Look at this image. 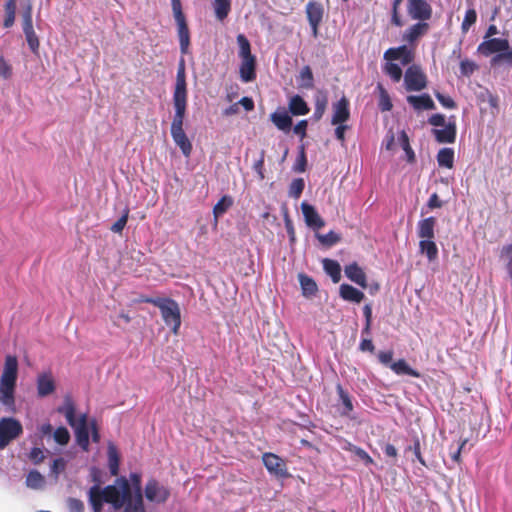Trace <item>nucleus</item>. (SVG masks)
<instances>
[{
    "mask_svg": "<svg viewBox=\"0 0 512 512\" xmlns=\"http://www.w3.org/2000/svg\"><path fill=\"white\" fill-rule=\"evenodd\" d=\"M128 220V210H124L121 217L111 226V231L114 233H121L125 228Z\"/></svg>",
    "mask_w": 512,
    "mask_h": 512,
    "instance_id": "nucleus-52",
    "label": "nucleus"
},
{
    "mask_svg": "<svg viewBox=\"0 0 512 512\" xmlns=\"http://www.w3.org/2000/svg\"><path fill=\"white\" fill-rule=\"evenodd\" d=\"M403 0H393L392 3V23L398 27L402 26V21L398 14V9Z\"/></svg>",
    "mask_w": 512,
    "mask_h": 512,
    "instance_id": "nucleus-58",
    "label": "nucleus"
},
{
    "mask_svg": "<svg viewBox=\"0 0 512 512\" xmlns=\"http://www.w3.org/2000/svg\"><path fill=\"white\" fill-rule=\"evenodd\" d=\"M317 239L322 245L331 247L340 242L341 236L334 231H329L326 234H317Z\"/></svg>",
    "mask_w": 512,
    "mask_h": 512,
    "instance_id": "nucleus-41",
    "label": "nucleus"
},
{
    "mask_svg": "<svg viewBox=\"0 0 512 512\" xmlns=\"http://www.w3.org/2000/svg\"><path fill=\"white\" fill-rule=\"evenodd\" d=\"M284 222H285V228H286L287 234L289 236L290 242L293 243L296 240L295 229H294L293 223L289 217L287 210L285 211V214H284Z\"/></svg>",
    "mask_w": 512,
    "mask_h": 512,
    "instance_id": "nucleus-54",
    "label": "nucleus"
},
{
    "mask_svg": "<svg viewBox=\"0 0 512 512\" xmlns=\"http://www.w3.org/2000/svg\"><path fill=\"white\" fill-rule=\"evenodd\" d=\"M26 485L31 489H41L45 485V478L39 471L32 470L26 477Z\"/></svg>",
    "mask_w": 512,
    "mask_h": 512,
    "instance_id": "nucleus-36",
    "label": "nucleus"
},
{
    "mask_svg": "<svg viewBox=\"0 0 512 512\" xmlns=\"http://www.w3.org/2000/svg\"><path fill=\"white\" fill-rule=\"evenodd\" d=\"M426 76L420 66H409L405 74V84L408 91H421L426 87Z\"/></svg>",
    "mask_w": 512,
    "mask_h": 512,
    "instance_id": "nucleus-14",
    "label": "nucleus"
},
{
    "mask_svg": "<svg viewBox=\"0 0 512 512\" xmlns=\"http://www.w3.org/2000/svg\"><path fill=\"white\" fill-rule=\"evenodd\" d=\"M213 8L216 18L223 21L231 10V2L230 0H214Z\"/></svg>",
    "mask_w": 512,
    "mask_h": 512,
    "instance_id": "nucleus-35",
    "label": "nucleus"
},
{
    "mask_svg": "<svg viewBox=\"0 0 512 512\" xmlns=\"http://www.w3.org/2000/svg\"><path fill=\"white\" fill-rule=\"evenodd\" d=\"M435 96H436L437 100L439 101V103L443 107L448 108V109L456 108V103L450 96H446L441 93H436Z\"/></svg>",
    "mask_w": 512,
    "mask_h": 512,
    "instance_id": "nucleus-57",
    "label": "nucleus"
},
{
    "mask_svg": "<svg viewBox=\"0 0 512 512\" xmlns=\"http://www.w3.org/2000/svg\"><path fill=\"white\" fill-rule=\"evenodd\" d=\"M305 188V182L302 178L294 179L289 186V195L298 199Z\"/></svg>",
    "mask_w": 512,
    "mask_h": 512,
    "instance_id": "nucleus-42",
    "label": "nucleus"
},
{
    "mask_svg": "<svg viewBox=\"0 0 512 512\" xmlns=\"http://www.w3.org/2000/svg\"><path fill=\"white\" fill-rule=\"evenodd\" d=\"M428 122L430 125L439 127L446 125L445 116L443 114H433L429 117Z\"/></svg>",
    "mask_w": 512,
    "mask_h": 512,
    "instance_id": "nucleus-62",
    "label": "nucleus"
},
{
    "mask_svg": "<svg viewBox=\"0 0 512 512\" xmlns=\"http://www.w3.org/2000/svg\"><path fill=\"white\" fill-rule=\"evenodd\" d=\"M378 87L380 89V99H379V104H378L379 109L382 112L390 111L393 107L390 97H389L388 93L386 92V90L381 85H379Z\"/></svg>",
    "mask_w": 512,
    "mask_h": 512,
    "instance_id": "nucleus-43",
    "label": "nucleus"
},
{
    "mask_svg": "<svg viewBox=\"0 0 512 512\" xmlns=\"http://www.w3.org/2000/svg\"><path fill=\"white\" fill-rule=\"evenodd\" d=\"M130 512H146L143 498L138 497L130 499Z\"/></svg>",
    "mask_w": 512,
    "mask_h": 512,
    "instance_id": "nucleus-59",
    "label": "nucleus"
},
{
    "mask_svg": "<svg viewBox=\"0 0 512 512\" xmlns=\"http://www.w3.org/2000/svg\"><path fill=\"white\" fill-rule=\"evenodd\" d=\"M17 0H6L4 4L3 27L11 28L15 23Z\"/></svg>",
    "mask_w": 512,
    "mask_h": 512,
    "instance_id": "nucleus-28",
    "label": "nucleus"
},
{
    "mask_svg": "<svg viewBox=\"0 0 512 512\" xmlns=\"http://www.w3.org/2000/svg\"><path fill=\"white\" fill-rule=\"evenodd\" d=\"M432 133L438 143H454L457 135V127L454 117L444 125L443 129H433Z\"/></svg>",
    "mask_w": 512,
    "mask_h": 512,
    "instance_id": "nucleus-15",
    "label": "nucleus"
},
{
    "mask_svg": "<svg viewBox=\"0 0 512 512\" xmlns=\"http://www.w3.org/2000/svg\"><path fill=\"white\" fill-rule=\"evenodd\" d=\"M308 122L307 120L299 121L293 128L294 133L299 135L301 139L306 137Z\"/></svg>",
    "mask_w": 512,
    "mask_h": 512,
    "instance_id": "nucleus-63",
    "label": "nucleus"
},
{
    "mask_svg": "<svg viewBox=\"0 0 512 512\" xmlns=\"http://www.w3.org/2000/svg\"><path fill=\"white\" fill-rule=\"evenodd\" d=\"M391 370L397 375H408L412 377H420L419 372L411 368L404 359H399L390 365Z\"/></svg>",
    "mask_w": 512,
    "mask_h": 512,
    "instance_id": "nucleus-32",
    "label": "nucleus"
},
{
    "mask_svg": "<svg viewBox=\"0 0 512 512\" xmlns=\"http://www.w3.org/2000/svg\"><path fill=\"white\" fill-rule=\"evenodd\" d=\"M120 480V488L108 485L104 489L98 486H92L89 489V502L94 512H102L103 503L111 504L115 510L124 506V503L128 501V479L122 477Z\"/></svg>",
    "mask_w": 512,
    "mask_h": 512,
    "instance_id": "nucleus-2",
    "label": "nucleus"
},
{
    "mask_svg": "<svg viewBox=\"0 0 512 512\" xmlns=\"http://www.w3.org/2000/svg\"><path fill=\"white\" fill-rule=\"evenodd\" d=\"M299 283L302 289V294L305 297H310L312 295H315L317 292V284L316 282L308 275L304 273H300L298 275Z\"/></svg>",
    "mask_w": 512,
    "mask_h": 512,
    "instance_id": "nucleus-30",
    "label": "nucleus"
},
{
    "mask_svg": "<svg viewBox=\"0 0 512 512\" xmlns=\"http://www.w3.org/2000/svg\"><path fill=\"white\" fill-rule=\"evenodd\" d=\"M146 302L160 309L165 324L171 327L174 335H177L181 326V312L178 303L171 298L163 297L149 298Z\"/></svg>",
    "mask_w": 512,
    "mask_h": 512,
    "instance_id": "nucleus-6",
    "label": "nucleus"
},
{
    "mask_svg": "<svg viewBox=\"0 0 512 512\" xmlns=\"http://www.w3.org/2000/svg\"><path fill=\"white\" fill-rule=\"evenodd\" d=\"M233 204V200L230 196H223L214 206L213 214L217 219L221 215H223Z\"/></svg>",
    "mask_w": 512,
    "mask_h": 512,
    "instance_id": "nucleus-39",
    "label": "nucleus"
},
{
    "mask_svg": "<svg viewBox=\"0 0 512 512\" xmlns=\"http://www.w3.org/2000/svg\"><path fill=\"white\" fill-rule=\"evenodd\" d=\"M344 272L347 278L350 279L352 282L356 283L362 288L367 287L366 274L356 262L346 265Z\"/></svg>",
    "mask_w": 512,
    "mask_h": 512,
    "instance_id": "nucleus-19",
    "label": "nucleus"
},
{
    "mask_svg": "<svg viewBox=\"0 0 512 512\" xmlns=\"http://www.w3.org/2000/svg\"><path fill=\"white\" fill-rule=\"evenodd\" d=\"M306 166H307L306 154H305L304 147L301 146L299 156L297 158V161H296L293 169L295 172L303 173L306 170Z\"/></svg>",
    "mask_w": 512,
    "mask_h": 512,
    "instance_id": "nucleus-50",
    "label": "nucleus"
},
{
    "mask_svg": "<svg viewBox=\"0 0 512 512\" xmlns=\"http://www.w3.org/2000/svg\"><path fill=\"white\" fill-rule=\"evenodd\" d=\"M175 113L171 123V136L175 144L180 148L184 156L189 157L192 152V143L188 139L183 123L187 109V88L185 66H179L176 75V84L173 93Z\"/></svg>",
    "mask_w": 512,
    "mask_h": 512,
    "instance_id": "nucleus-1",
    "label": "nucleus"
},
{
    "mask_svg": "<svg viewBox=\"0 0 512 512\" xmlns=\"http://www.w3.org/2000/svg\"><path fill=\"white\" fill-rule=\"evenodd\" d=\"M437 162L440 167L452 169L454 166V150L452 148H442L437 153Z\"/></svg>",
    "mask_w": 512,
    "mask_h": 512,
    "instance_id": "nucleus-33",
    "label": "nucleus"
},
{
    "mask_svg": "<svg viewBox=\"0 0 512 512\" xmlns=\"http://www.w3.org/2000/svg\"><path fill=\"white\" fill-rule=\"evenodd\" d=\"M171 7L176 24L180 50L182 54H186L190 46V31L187 25L186 17L182 10L181 1L171 0Z\"/></svg>",
    "mask_w": 512,
    "mask_h": 512,
    "instance_id": "nucleus-7",
    "label": "nucleus"
},
{
    "mask_svg": "<svg viewBox=\"0 0 512 512\" xmlns=\"http://www.w3.org/2000/svg\"><path fill=\"white\" fill-rule=\"evenodd\" d=\"M478 52L484 56H490L492 54L498 53V56L495 58V60L497 58H503L512 62V48H510L509 42L506 39L492 38L484 40L478 46Z\"/></svg>",
    "mask_w": 512,
    "mask_h": 512,
    "instance_id": "nucleus-8",
    "label": "nucleus"
},
{
    "mask_svg": "<svg viewBox=\"0 0 512 512\" xmlns=\"http://www.w3.org/2000/svg\"><path fill=\"white\" fill-rule=\"evenodd\" d=\"M262 461L270 474H273L278 478L289 477L287 464L285 460L278 455L271 452L264 453L262 456Z\"/></svg>",
    "mask_w": 512,
    "mask_h": 512,
    "instance_id": "nucleus-12",
    "label": "nucleus"
},
{
    "mask_svg": "<svg viewBox=\"0 0 512 512\" xmlns=\"http://www.w3.org/2000/svg\"><path fill=\"white\" fill-rule=\"evenodd\" d=\"M435 226H436V218L433 216L420 220L417 225L418 237L421 238V240L422 239H434Z\"/></svg>",
    "mask_w": 512,
    "mask_h": 512,
    "instance_id": "nucleus-20",
    "label": "nucleus"
},
{
    "mask_svg": "<svg viewBox=\"0 0 512 512\" xmlns=\"http://www.w3.org/2000/svg\"><path fill=\"white\" fill-rule=\"evenodd\" d=\"M339 294L343 300L354 303H360L364 299V293L362 291L345 283L340 285Z\"/></svg>",
    "mask_w": 512,
    "mask_h": 512,
    "instance_id": "nucleus-21",
    "label": "nucleus"
},
{
    "mask_svg": "<svg viewBox=\"0 0 512 512\" xmlns=\"http://www.w3.org/2000/svg\"><path fill=\"white\" fill-rule=\"evenodd\" d=\"M270 119L281 131L288 132L292 127V118L286 111H276L270 115Z\"/></svg>",
    "mask_w": 512,
    "mask_h": 512,
    "instance_id": "nucleus-22",
    "label": "nucleus"
},
{
    "mask_svg": "<svg viewBox=\"0 0 512 512\" xmlns=\"http://www.w3.org/2000/svg\"><path fill=\"white\" fill-rule=\"evenodd\" d=\"M336 390H337V393L339 396V400L342 403V409L340 410V415L347 417L350 415V413L354 409L351 397H350L349 393L346 390H344V388L342 387V385L340 383L337 384Z\"/></svg>",
    "mask_w": 512,
    "mask_h": 512,
    "instance_id": "nucleus-25",
    "label": "nucleus"
},
{
    "mask_svg": "<svg viewBox=\"0 0 512 512\" xmlns=\"http://www.w3.org/2000/svg\"><path fill=\"white\" fill-rule=\"evenodd\" d=\"M58 412L63 414L68 424L74 428L76 442L84 450L89 449V424L86 414L80 415L78 419L75 417L76 409L74 403L70 399H66L62 407L58 408Z\"/></svg>",
    "mask_w": 512,
    "mask_h": 512,
    "instance_id": "nucleus-5",
    "label": "nucleus"
},
{
    "mask_svg": "<svg viewBox=\"0 0 512 512\" xmlns=\"http://www.w3.org/2000/svg\"><path fill=\"white\" fill-rule=\"evenodd\" d=\"M108 467L111 475L116 476L119 471V453L113 444H109L108 450Z\"/></svg>",
    "mask_w": 512,
    "mask_h": 512,
    "instance_id": "nucleus-34",
    "label": "nucleus"
},
{
    "mask_svg": "<svg viewBox=\"0 0 512 512\" xmlns=\"http://www.w3.org/2000/svg\"><path fill=\"white\" fill-rule=\"evenodd\" d=\"M54 440L60 445H67L70 440V433L67 428L58 427L53 433Z\"/></svg>",
    "mask_w": 512,
    "mask_h": 512,
    "instance_id": "nucleus-45",
    "label": "nucleus"
},
{
    "mask_svg": "<svg viewBox=\"0 0 512 512\" xmlns=\"http://www.w3.org/2000/svg\"><path fill=\"white\" fill-rule=\"evenodd\" d=\"M378 359H379L380 363H382L385 366H389L390 367V365L393 363L392 362L393 351L392 350L380 351L378 353Z\"/></svg>",
    "mask_w": 512,
    "mask_h": 512,
    "instance_id": "nucleus-61",
    "label": "nucleus"
},
{
    "mask_svg": "<svg viewBox=\"0 0 512 512\" xmlns=\"http://www.w3.org/2000/svg\"><path fill=\"white\" fill-rule=\"evenodd\" d=\"M399 142H400L401 147L403 148V150L406 153L407 161L409 163H413L415 161V153L410 146L409 137L404 130L401 131V133L399 135Z\"/></svg>",
    "mask_w": 512,
    "mask_h": 512,
    "instance_id": "nucleus-40",
    "label": "nucleus"
},
{
    "mask_svg": "<svg viewBox=\"0 0 512 512\" xmlns=\"http://www.w3.org/2000/svg\"><path fill=\"white\" fill-rule=\"evenodd\" d=\"M327 98L325 96L317 98L315 102V110L313 117L316 121L320 120L326 110Z\"/></svg>",
    "mask_w": 512,
    "mask_h": 512,
    "instance_id": "nucleus-47",
    "label": "nucleus"
},
{
    "mask_svg": "<svg viewBox=\"0 0 512 512\" xmlns=\"http://www.w3.org/2000/svg\"><path fill=\"white\" fill-rule=\"evenodd\" d=\"M350 451L359 457L366 465H371L374 463L372 457L364 449L357 446H352Z\"/></svg>",
    "mask_w": 512,
    "mask_h": 512,
    "instance_id": "nucleus-51",
    "label": "nucleus"
},
{
    "mask_svg": "<svg viewBox=\"0 0 512 512\" xmlns=\"http://www.w3.org/2000/svg\"><path fill=\"white\" fill-rule=\"evenodd\" d=\"M143 498L141 487V475L137 473H130V499Z\"/></svg>",
    "mask_w": 512,
    "mask_h": 512,
    "instance_id": "nucleus-38",
    "label": "nucleus"
},
{
    "mask_svg": "<svg viewBox=\"0 0 512 512\" xmlns=\"http://www.w3.org/2000/svg\"><path fill=\"white\" fill-rule=\"evenodd\" d=\"M297 82H298V86L299 88L301 89H311L313 88L314 86V79H313V74H312V71L310 69V66H305L303 68V70L301 71L298 79H297Z\"/></svg>",
    "mask_w": 512,
    "mask_h": 512,
    "instance_id": "nucleus-37",
    "label": "nucleus"
},
{
    "mask_svg": "<svg viewBox=\"0 0 512 512\" xmlns=\"http://www.w3.org/2000/svg\"><path fill=\"white\" fill-rule=\"evenodd\" d=\"M332 110L333 115L331 118V124H342L349 120V101L345 96H343L337 102L333 103Z\"/></svg>",
    "mask_w": 512,
    "mask_h": 512,
    "instance_id": "nucleus-17",
    "label": "nucleus"
},
{
    "mask_svg": "<svg viewBox=\"0 0 512 512\" xmlns=\"http://www.w3.org/2000/svg\"><path fill=\"white\" fill-rule=\"evenodd\" d=\"M66 462L63 458H56L51 465V473L57 478L59 473L64 471Z\"/></svg>",
    "mask_w": 512,
    "mask_h": 512,
    "instance_id": "nucleus-56",
    "label": "nucleus"
},
{
    "mask_svg": "<svg viewBox=\"0 0 512 512\" xmlns=\"http://www.w3.org/2000/svg\"><path fill=\"white\" fill-rule=\"evenodd\" d=\"M407 100L416 110H431L435 108V104L428 94L408 96Z\"/></svg>",
    "mask_w": 512,
    "mask_h": 512,
    "instance_id": "nucleus-26",
    "label": "nucleus"
},
{
    "mask_svg": "<svg viewBox=\"0 0 512 512\" xmlns=\"http://www.w3.org/2000/svg\"><path fill=\"white\" fill-rule=\"evenodd\" d=\"M406 451H412L422 466H427L425 459L421 453V445L418 437L414 438L413 445L406 448Z\"/></svg>",
    "mask_w": 512,
    "mask_h": 512,
    "instance_id": "nucleus-46",
    "label": "nucleus"
},
{
    "mask_svg": "<svg viewBox=\"0 0 512 512\" xmlns=\"http://www.w3.org/2000/svg\"><path fill=\"white\" fill-rule=\"evenodd\" d=\"M427 206L431 210L441 208L443 206V201L439 198L437 193H433L427 202Z\"/></svg>",
    "mask_w": 512,
    "mask_h": 512,
    "instance_id": "nucleus-64",
    "label": "nucleus"
},
{
    "mask_svg": "<svg viewBox=\"0 0 512 512\" xmlns=\"http://www.w3.org/2000/svg\"><path fill=\"white\" fill-rule=\"evenodd\" d=\"M256 66H240V77L243 82H250L256 78Z\"/></svg>",
    "mask_w": 512,
    "mask_h": 512,
    "instance_id": "nucleus-48",
    "label": "nucleus"
},
{
    "mask_svg": "<svg viewBox=\"0 0 512 512\" xmlns=\"http://www.w3.org/2000/svg\"><path fill=\"white\" fill-rule=\"evenodd\" d=\"M67 506L70 512H84L85 509L83 502L77 498H69Z\"/></svg>",
    "mask_w": 512,
    "mask_h": 512,
    "instance_id": "nucleus-55",
    "label": "nucleus"
},
{
    "mask_svg": "<svg viewBox=\"0 0 512 512\" xmlns=\"http://www.w3.org/2000/svg\"><path fill=\"white\" fill-rule=\"evenodd\" d=\"M324 271L331 277L334 283H338L341 279V266L333 259L325 258L322 261Z\"/></svg>",
    "mask_w": 512,
    "mask_h": 512,
    "instance_id": "nucleus-29",
    "label": "nucleus"
},
{
    "mask_svg": "<svg viewBox=\"0 0 512 512\" xmlns=\"http://www.w3.org/2000/svg\"><path fill=\"white\" fill-rule=\"evenodd\" d=\"M419 250L422 254L426 255L430 262H433L438 258V248L433 239L420 240Z\"/></svg>",
    "mask_w": 512,
    "mask_h": 512,
    "instance_id": "nucleus-27",
    "label": "nucleus"
},
{
    "mask_svg": "<svg viewBox=\"0 0 512 512\" xmlns=\"http://www.w3.org/2000/svg\"><path fill=\"white\" fill-rule=\"evenodd\" d=\"M408 15L420 22H427L432 17V7L426 0H408Z\"/></svg>",
    "mask_w": 512,
    "mask_h": 512,
    "instance_id": "nucleus-13",
    "label": "nucleus"
},
{
    "mask_svg": "<svg viewBox=\"0 0 512 512\" xmlns=\"http://www.w3.org/2000/svg\"><path fill=\"white\" fill-rule=\"evenodd\" d=\"M18 375V361L15 356L5 358L4 369L0 378V402L7 407L15 404V388Z\"/></svg>",
    "mask_w": 512,
    "mask_h": 512,
    "instance_id": "nucleus-4",
    "label": "nucleus"
},
{
    "mask_svg": "<svg viewBox=\"0 0 512 512\" xmlns=\"http://www.w3.org/2000/svg\"><path fill=\"white\" fill-rule=\"evenodd\" d=\"M239 46V56L242 58V64H254V58L251 55L250 43L243 34L237 36Z\"/></svg>",
    "mask_w": 512,
    "mask_h": 512,
    "instance_id": "nucleus-24",
    "label": "nucleus"
},
{
    "mask_svg": "<svg viewBox=\"0 0 512 512\" xmlns=\"http://www.w3.org/2000/svg\"><path fill=\"white\" fill-rule=\"evenodd\" d=\"M102 474L103 472L101 471V469L97 467H92L90 469V476L92 481L94 482L93 486L101 487V484L103 483Z\"/></svg>",
    "mask_w": 512,
    "mask_h": 512,
    "instance_id": "nucleus-60",
    "label": "nucleus"
},
{
    "mask_svg": "<svg viewBox=\"0 0 512 512\" xmlns=\"http://www.w3.org/2000/svg\"><path fill=\"white\" fill-rule=\"evenodd\" d=\"M288 108L290 113L294 116L306 115L310 111L307 103L299 95H294L290 98Z\"/></svg>",
    "mask_w": 512,
    "mask_h": 512,
    "instance_id": "nucleus-23",
    "label": "nucleus"
},
{
    "mask_svg": "<svg viewBox=\"0 0 512 512\" xmlns=\"http://www.w3.org/2000/svg\"><path fill=\"white\" fill-rule=\"evenodd\" d=\"M429 30L427 22H420L410 26L403 34V40L412 45ZM387 64L393 61H399L400 64H411L414 61V48L412 46L402 45L397 48H390L384 54Z\"/></svg>",
    "mask_w": 512,
    "mask_h": 512,
    "instance_id": "nucleus-3",
    "label": "nucleus"
},
{
    "mask_svg": "<svg viewBox=\"0 0 512 512\" xmlns=\"http://www.w3.org/2000/svg\"><path fill=\"white\" fill-rule=\"evenodd\" d=\"M144 495L149 502L163 504L169 499L171 492L168 487L161 485L158 480L151 478L145 485Z\"/></svg>",
    "mask_w": 512,
    "mask_h": 512,
    "instance_id": "nucleus-11",
    "label": "nucleus"
},
{
    "mask_svg": "<svg viewBox=\"0 0 512 512\" xmlns=\"http://www.w3.org/2000/svg\"><path fill=\"white\" fill-rule=\"evenodd\" d=\"M385 73L394 81H400L402 77L401 66H384Z\"/></svg>",
    "mask_w": 512,
    "mask_h": 512,
    "instance_id": "nucleus-53",
    "label": "nucleus"
},
{
    "mask_svg": "<svg viewBox=\"0 0 512 512\" xmlns=\"http://www.w3.org/2000/svg\"><path fill=\"white\" fill-rule=\"evenodd\" d=\"M22 29L25 35L27 44L32 52L36 53L39 49V38L33 28L32 20V5L28 1L27 6L24 8L21 14Z\"/></svg>",
    "mask_w": 512,
    "mask_h": 512,
    "instance_id": "nucleus-10",
    "label": "nucleus"
},
{
    "mask_svg": "<svg viewBox=\"0 0 512 512\" xmlns=\"http://www.w3.org/2000/svg\"><path fill=\"white\" fill-rule=\"evenodd\" d=\"M28 458L33 464L38 465L45 459L44 451L41 448L33 447L28 454Z\"/></svg>",
    "mask_w": 512,
    "mask_h": 512,
    "instance_id": "nucleus-49",
    "label": "nucleus"
},
{
    "mask_svg": "<svg viewBox=\"0 0 512 512\" xmlns=\"http://www.w3.org/2000/svg\"><path fill=\"white\" fill-rule=\"evenodd\" d=\"M301 210L308 227L319 230L325 226V221L318 214L315 207L307 202L301 204Z\"/></svg>",
    "mask_w": 512,
    "mask_h": 512,
    "instance_id": "nucleus-16",
    "label": "nucleus"
},
{
    "mask_svg": "<svg viewBox=\"0 0 512 512\" xmlns=\"http://www.w3.org/2000/svg\"><path fill=\"white\" fill-rule=\"evenodd\" d=\"M38 395L45 397L55 390V384L53 379L48 375H41L37 380Z\"/></svg>",
    "mask_w": 512,
    "mask_h": 512,
    "instance_id": "nucleus-31",
    "label": "nucleus"
},
{
    "mask_svg": "<svg viewBox=\"0 0 512 512\" xmlns=\"http://www.w3.org/2000/svg\"><path fill=\"white\" fill-rule=\"evenodd\" d=\"M23 433L21 422L13 417H3L0 419V450L6 448L13 440L20 437Z\"/></svg>",
    "mask_w": 512,
    "mask_h": 512,
    "instance_id": "nucleus-9",
    "label": "nucleus"
},
{
    "mask_svg": "<svg viewBox=\"0 0 512 512\" xmlns=\"http://www.w3.org/2000/svg\"><path fill=\"white\" fill-rule=\"evenodd\" d=\"M476 20H477V13H476L475 9H473V8L468 9L466 11L464 19L462 21V25H461L462 31L467 32L470 29V27L476 22Z\"/></svg>",
    "mask_w": 512,
    "mask_h": 512,
    "instance_id": "nucleus-44",
    "label": "nucleus"
},
{
    "mask_svg": "<svg viewBox=\"0 0 512 512\" xmlns=\"http://www.w3.org/2000/svg\"><path fill=\"white\" fill-rule=\"evenodd\" d=\"M306 14L312 29V34L316 37L318 26L323 18V7L320 3L311 1L306 5Z\"/></svg>",
    "mask_w": 512,
    "mask_h": 512,
    "instance_id": "nucleus-18",
    "label": "nucleus"
}]
</instances>
